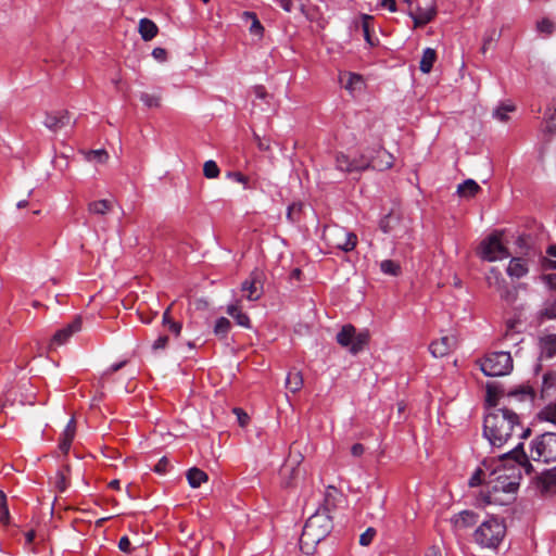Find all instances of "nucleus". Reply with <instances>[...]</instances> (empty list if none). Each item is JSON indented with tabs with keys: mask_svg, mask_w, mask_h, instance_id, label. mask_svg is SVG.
<instances>
[{
	"mask_svg": "<svg viewBox=\"0 0 556 556\" xmlns=\"http://www.w3.org/2000/svg\"><path fill=\"white\" fill-rule=\"evenodd\" d=\"M507 456L513 457L518 464L526 465L528 464V456L523 451V443L519 442L515 448L506 454Z\"/></svg>",
	"mask_w": 556,
	"mask_h": 556,
	"instance_id": "nucleus-35",
	"label": "nucleus"
},
{
	"mask_svg": "<svg viewBox=\"0 0 556 556\" xmlns=\"http://www.w3.org/2000/svg\"><path fill=\"white\" fill-rule=\"evenodd\" d=\"M480 369L485 376L498 377L513 370V358L509 352H492L480 361Z\"/></svg>",
	"mask_w": 556,
	"mask_h": 556,
	"instance_id": "nucleus-4",
	"label": "nucleus"
},
{
	"mask_svg": "<svg viewBox=\"0 0 556 556\" xmlns=\"http://www.w3.org/2000/svg\"><path fill=\"white\" fill-rule=\"evenodd\" d=\"M45 126L52 131H58L66 126L75 124L68 111H58L46 114Z\"/></svg>",
	"mask_w": 556,
	"mask_h": 556,
	"instance_id": "nucleus-12",
	"label": "nucleus"
},
{
	"mask_svg": "<svg viewBox=\"0 0 556 556\" xmlns=\"http://www.w3.org/2000/svg\"><path fill=\"white\" fill-rule=\"evenodd\" d=\"M479 191H481V187L473 179H467L457 187V193L463 198H472Z\"/></svg>",
	"mask_w": 556,
	"mask_h": 556,
	"instance_id": "nucleus-22",
	"label": "nucleus"
},
{
	"mask_svg": "<svg viewBox=\"0 0 556 556\" xmlns=\"http://www.w3.org/2000/svg\"><path fill=\"white\" fill-rule=\"evenodd\" d=\"M352 160L354 163V172H363L371 168L372 163L370 156L362 154L359 157Z\"/></svg>",
	"mask_w": 556,
	"mask_h": 556,
	"instance_id": "nucleus-41",
	"label": "nucleus"
},
{
	"mask_svg": "<svg viewBox=\"0 0 556 556\" xmlns=\"http://www.w3.org/2000/svg\"><path fill=\"white\" fill-rule=\"evenodd\" d=\"M156 24L149 18H141L139 22V34L144 41L152 40L157 35Z\"/></svg>",
	"mask_w": 556,
	"mask_h": 556,
	"instance_id": "nucleus-20",
	"label": "nucleus"
},
{
	"mask_svg": "<svg viewBox=\"0 0 556 556\" xmlns=\"http://www.w3.org/2000/svg\"><path fill=\"white\" fill-rule=\"evenodd\" d=\"M301 210H302V204L301 203L292 204L288 208V213H287L288 218L290 220H296L298 219V215L301 213Z\"/></svg>",
	"mask_w": 556,
	"mask_h": 556,
	"instance_id": "nucleus-55",
	"label": "nucleus"
},
{
	"mask_svg": "<svg viewBox=\"0 0 556 556\" xmlns=\"http://www.w3.org/2000/svg\"><path fill=\"white\" fill-rule=\"evenodd\" d=\"M109 159V154L104 149L90 150L87 153L88 161H97L98 163H105Z\"/></svg>",
	"mask_w": 556,
	"mask_h": 556,
	"instance_id": "nucleus-43",
	"label": "nucleus"
},
{
	"mask_svg": "<svg viewBox=\"0 0 556 556\" xmlns=\"http://www.w3.org/2000/svg\"><path fill=\"white\" fill-rule=\"evenodd\" d=\"M501 394H502V390L497 386H494V384L486 386L485 404L491 410L497 408L498 397Z\"/></svg>",
	"mask_w": 556,
	"mask_h": 556,
	"instance_id": "nucleus-29",
	"label": "nucleus"
},
{
	"mask_svg": "<svg viewBox=\"0 0 556 556\" xmlns=\"http://www.w3.org/2000/svg\"><path fill=\"white\" fill-rule=\"evenodd\" d=\"M516 110V106L510 103L501 104L498 108H496L493 112V117L501 121V122H507L509 119L508 113L514 112Z\"/></svg>",
	"mask_w": 556,
	"mask_h": 556,
	"instance_id": "nucleus-34",
	"label": "nucleus"
},
{
	"mask_svg": "<svg viewBox=\"0 0 556 556\" xmlns=\"http://www.w3.org/2000/svg\"><path fill=\"white\" fill-rule=\"evenodd\" d=\"M457 343V338L454 334H446L431 342L429 351L434 357H443L454 351Z\"/></svg>",
	"mask_w": 556,
	"mask_h": 556,
	"instance_id": "nucleus-9",
	"label": "nucleus"
},
{
	"mask_svg": "<svg viewBox=\"0 0 556 556\" xmlns=\"http://www.w3.org/2000/svg\"><path fill=\"white\" fill-rule=\"evenodd\" d=\"M227 313L236 319L237 324L242 327H250V318L237 305H229Z\"/></svg>",
	"mask_w": 556,
	"mask_h": 556,
	"instance_id": "nucleus-31",
	"label": "nucleus"
},
{
	"mask_svg": "<svg viewBox=\"0 0 556 556\" xmlns=\"http://www.w3.org/2000/svg\"><path fill=\"white\" fill-rule=\"evenodd\" d=\"M365 446L361 443H355L351 447V454L355 457H359L364 454Z\"/></svg>",
	"mask_w": 556,
	"mask_h": 556,
	"instance_id": "nucleus-62",
	"label": "nucleus"
},
{
	"mask_svg": "<svg viewBox=\"0 0 556 556\" xmlns=\"http://www.w3.org/2000/svg\"><path fill=\"white\" fill-rule=\"evenodd\" d=\"M516 434L526 439L531 434L529 427H523L517 413L508 407L490 410L483 420V435L494 447H502Z\"/></svg>",
	"mask_w": 556,
	"mask_h": 556,
	"instance_id": "nucleus-1",
	"label": "nucleus"
},
{
	"mask_svg": "<svg viewBox=\"0 0 556 556\" xmlns=\"http://www.w3.org/2000/svg\"><path fill=\"white\" fill-rule=\"evenodd\" d=\"M10 520V514L7 506L5 494L0 491V523L8 525Z\"/></svg>",
	"mask_w": 556,
	"mask_h": 556,
	"instance_id": "nucleus-42",
	"label": "nucleus"
},
{
	"mask_svg": "<svg viewBox=\"0 0 556 556\" xmlns=\"http://www.w3.org/2000/svg\"><path fill=\"white\" fill-rule=\"evenodd\" d=\"M343 81V79H341ZM344 88L350 91L359 89L363 85V78L361 75L349 73L346 83H342Z\"/></svg>",
	"mask_w": 556,
	"mask_h": 556,
	"instance_id": "nucleus-38",
	"label": "nucleus"
},
{
	"mask_svg": "<svg viewBox=\"0 0 556 556\" xmlns=\"http://www.w3.org/2000/svg\"><path fill=\"white\" fill-rule=\"evenodd\" d=\"M112 208V203L108 200H98L89 203L88 210L91 214L105 215Z\"/></svg>",
	"mask_w": 556,
	"mask_h": 556,
	"instance_id": "nucleus-33",
	"label": "nucleus"
},
{
	"mask_svg": "<svg viewBox=\"0 0 556 556\" xmlns=\"http://www.w3.org/2000/svg\"><path fill=\"white\" fill-rule=\"evenodd\" d=\"M500 483H501V484H495V485L493 486V490H494V491L503 490V491H504V492H506V493H513V492H515V491H516V489H517V486H518V483H516V482H511V481L506 482V483H505V482H500Z\"/></svg>",
	"mask_w": 556,
	"mask_h": 556,
	"instance_id": "nucleus-53",
	"label": "nucleus"
},
{
	"mask_svg": "<svg viewBox=\"0 0 556 556\" xmlns=\"http://www.w3.org/2000/svg\"><path fill=\"white\" fill-rule=\"evenodd\" d=\"M435 60H437L435 50H433L431 48L425 49L421 60H420V63H419V70L425 74L430 73Z\"/></svg>",
	"mask_w": 556,
	"mask_h": 556,
	"instance_id": "nucleus-27",
	"label": "nucleus"
},
{
	"mask_svg": "<svg viewBox=\"0 0 556 556\" xmlns=\"http://www.w3.org/2000/svg\"><path fill=\"white\" fill-rule=\"evenodd\" d=\"M539 417L545 421L556 424V405H548L541 410Z\"/></svg>",
	"mask_w": 556,
	"mask_h": 556,
	"instance_id": "nucleus-45",
	"label": "nucleus"
},
{
	"mask_svg": "<svg viewBox=\"0 0 556 556\" xmlns=\"http://www.w3.org/2000/svg\"><path fill=\"white\" fill-rule=\"evenodd\" d=\"M323 239L326 241V243H331L332 240H340L341 243H357V237L353 232H349L343 228L332 226L327 227L324 230Z\"/></svg>",
	"mask_w": 556,
	"mask_h": 556,
	"instance_id": "nucleus-14",
	"label": "nucleus"
},
{
	"mask_svg": "<svg viewBox=\"0 0 556 556\" xmlns=\"http://www.w3.org/2000/svg\"><path fill=\"white\" fill-rule=\"evenodd\" d=\"M253 138H254V141L256 142L258 150H261V151H269L270 150L269 139L261 138V136L256 132H253Z\"/></svg>",
	"mask_w": 556,
	"mask_h": 556,
	"instance_id": "nucleus-52",
	"label": "nucleus"
},
{
	"mask_svg": "<svg viewBox=\"0 0 556 556\" xmlns=\"http://www.w3.org/2000/svg\"><path fill=\"white\" fill-rule=\"evenodd\" d=\"M397 218L392 214H388L380 220V228L383 232H388L392 229L393 224H395Z\"/></svg>",
	"mask_w": 556,
	"mask_h": 556,
	"instance_id": "nucleus-49",
	"label": "nucleus"
},
{
	"mask_svg": "<svg viewBox=\"0 0 556 556\" xmlns=\"http://www.w3.org/2000/svg\"><path fill=\"white\" fill-rule=\"evenodd\" d=\"M286 386L293 393L300 391L301 388L303 387L302 372L299 370L289 371L287 379H286Z\"/></svg>",
	"mask_w": 556,
	"mask_h": 556,
	"instance_id": "nucleus-28",
	"label": "nucleus"
},
{
	"mask_svg": "<svg viewBox=\"0 0 556 556\" xmlns=\"http://www.w3.org/2000/svg\"><path fill=\"white\" fill-rule=\"evenodd\" d=\"M336 339L338 344L348 349L351 354L356 355L368 345L369 332L366 330L356 332V328L348 324L337 333Z\"/></svg>",
	"mask_w": 556,
	"mask_h": 556,
	"instance_id": "nucleus-5",
	"label": "nucleus"
},
{
	"mask_svg": "<svg viewBox=\"0 0 556 556\" xmlns=\"http://www.w3.org/2000/svg\"><path fill=\"white\" fill-rule=\"evenodd\" d=\"M207 479V475L197 467L190 468L187 471L188 483L193 489L199 488L203 482H206Z\"/></svg>",
	"mask_w": 556,
	"mask_h": 556,
	"instance_id": "nucleus-24",
	"label": "nucleus"
},
{
	"mask_svg": "<svg viewBox=\"0 0 556 556\" xmlns=\"http://www.w3.org/2000/svg\"><path fill=\"white\" fill-rule=\"evenodd\" d=\"M333 528L332 519L327 509L317 510L303 527L300 547L303 553H313L316 545L326 539Z\"/></svg>",
	"mask_w": 556,
	"mask_h": 556,
	"instance_id": "nucleus-2",
	"label": "nucleus"
},
{
	"mask_svg": "<svg viewBox=\"0 0 556 556\" xmlns=\"http://www.w3.org/2000/svg\"><path fill=\"white\" fill-rule=\"evenodd\" d=\"M264 274L258 269H254L250 277L241 285V291L245 293V298L250 301H256L263 293Z\"/></svg>",
	"mask_w": 556,
	"mask_h": 556,
	"instance_id": "nucleus-8",
	"label": "nucleus"
},
{
	"mask_svg": "<svg viewBox=\"0 0 556 556\" xmlns=\"http://www.w3.org/2000/svg\"><path fill=\"white\" fill-rule=\"evenodd\" d=\"M81 329V319L80 317H76L71 324L59 329L52 340V345H62L64 344L74 333L78 332Z\"/></svg>",
	"mask_w": 556,
	"mask_h": 556,
	"instance_id": "nucleus-15",
	"label": "nucleus"
},
{
	"mask_svg": "<svg viewBox=\"0 0 556 556\" xmlns=\"http://www.w3.org/2000/svg\"><path fill=\"white\" fill-rule=\"evenodd\" d=\"M168 465V460L166 457H162L157 464L155 465L154 467V471L159 472V473H163L166 471V467Z\"/></svg>",
	"mask_w": 556,
	"mask_h": 556,
	"instance_id": "nucleus-63",
	"label": "nucleus"
},
{
	"mask_svg": "<svg viewBox=\"0 0 556 556\" xmlns=\"http://www.w3.org/2000/svg\"><path fill=\"white\" fill-rule=\"evenodd\" d=\"M336 167H337V169L344 172V173H353L354 172L353 160L341 152L336 155Z\"/></svg>",
	"mask_w": 556,
	"mask_h": 556,
	"instance_id": "nucleus-32",
	"label": "nucleus"
},
{
	"mask_svg": "<svg viewBox=\"0 0 556 556\" xmlns=\"http://www.w3.org/2000/svg\"><path fill=\"white\" fill-rule=\"evenodd\" d=\"M496 36H497L496 31L493 30L490 36L484 38L483 45H482V48H481L482 53H485L486 50L490 48L491 43L496 40Z\"/></svg>",
	"mask_w": 556,
	"mask_h": 556,
	"instance_id": "nucleus-57",
	"label": "nucleus"
},
{
	"mask_svg": "<svg viewBox=\"0 0 556 556\" xmlns=\"http://www.w3.org/2000/svg\"><path fill=\"white\" fill-rule=\"evenodd\" d=\"M253 92L256 97V99H260L264 101L267 105H270V100L273 99V96L269 94L265 87L262 85H257L253 88Z\"/></svg>",
	"mask_w": 556,
	"mask_h": 556,
	"instance_id": "nucleus-46",
	"label": "nucleus"
},
{
	"mask_svg": "<svg viewBox=\"0 0 556 556\" xmlns=\"http://www.w3.org/2000/svg\"><path fill=\"white\" fill-rule=\"evenodd\" d=\"M527 271L528 268L526 267V263L522 258L514 257L510 260L507 267V274L510 277L521 278L527 274Z\"/></svg>",
	"mask_w": 556,
	"mask_h": 556,
	"instance_id": "nucleus-26",
	"label": "nucleus"
},
{
	"mask_svg": "<svg viewBox=\"0 0 556 556\" xmlns=\"http://www.w3.org/2000/svg\"><path fill=\"white\" fill-rule=\"evenodd\" d=\"M380 269L383 274L391 276H397L401 273V266L392 260L382 261L380 264Z\"/></svg>",
	"mask_w": 556,
	"mask_h": 556,
	"instance_id": "nucleus-36",
	"label": "nucleus"
},
{
	"mask_svg": "<svg viewBox=\"0 0 556 556\" xmlns=\"http://www.w3.org/2000/svg\"><path fill=\"white\" fill-rule=\"evenodd\" d=\"M506 535L504 519L490 517L479 525L472 538L475 543L483 548L496 549Z\"/></svg>",
	"mask_w": 556,
	"mask_h": 556,
	"instance_id": "nucleus-3",
	"label": "nucleus"
},
{
	"mask_svg": "<svg viewBox=\"0 0 556 556\" xmlns=\"http://www.w3.org/2000/svg\"><path fill=\"white\" fill-rule=\"evenodd\" d=\"M483 470L481 468H477L476 471L472 473V476L469 479V485L470 486H478L482 482Z\"/></svg>",
	"mask_w": 556,
	"mask_h": 556,
	"instance_id": "nucleus-54",
	"label": "nucleus"
},
{
	"mask_svg": "<svg viewBox=\"0 0 556 556\" xmlns=\"http://www.w3.org/2000/svg\"><path fill=\"white\" fill-rule=\"evenodd\" d=\"M242 20L247 22H251V25L249 27V31L251 35L262 37L264 27L261 24L260 20L257 18L256 14L254 12L245 11L242 13Z\"/></svg>",
	"mask_w": 556,
	"mask_h": 556,
	"instance_id": "nucleus-23",
	"label": "nucleus"
},
{
	"mask_svg": "<svg viewBox=\"0 0 556 556\" xmlns=\"http://www.w3.org/2000/svg\"><path fill=\"white\" fill-rule=\"evenodd\" d=\"M140 100L148 108H159L161 105V94L142 92Z\"/></svg>",
	"mask_w": 556,
	"mask_h": 556,
	"instance_id": "nucleus-39",
	"label": "nucleus"
},
{
	"mask_svg": "<svg viewBox=\"0 0 556 556\" xmlns=\"http://www.w3.org/2000/svg\"><path fill=\"white\" fill-rule=\"evenodd\" d=\"M543 279L549 288L556 289V274L545 275Z\"/></svg>",
	"mask_w": 556,
	"mask_h": 556,
	"instance_id": "nucleus-64",
	"label": "nucleus"
},
{
	"mask_svg": "<svg viewBox=\"0 0 556 556\" xmlns=\"http://www.w3.org/2000/svg\"><path fill=\"white\" fill-rule=\"evenodd\" d=\"M534 396H535V392H534L533 388L528 384H522L507 393L508 399L515 397L520 401H523L527 399L530 401H533Z\"/></svg>",
	"mask_w": 556,
	"mask_h": 556,
	"instance_id": "nucleus-25",
	"label": "nucleus"
},
{
	"mask_svg": "<svg viewBox=\"0 0 556 556\" xmlns=\"http://www.w3.org/2000/svg\"><path fill=\"white\" fill-rule=\"evenodd\" d=\"M541 355L552 358L556 355V334H547L541 340Z\"/></svg>",
	"mask_w": 556,
	"mask_h": 556,
	"instance_id": "nucleus-21",
	"label": "nucleus"
},
{
	"mask_svg": "<svg viewBox=\"0 0 556 556\" xmlns=\"http://www.w3.org/2000/svg\"><path fill=\"white\" fill-rule=\"evenodd\" d=\"M506 230L496 229L493 230L481 243H502L505 238Z\"/></svg>",
	"mask_w": 556,
	"mask_h": 556,
	"instance_id": "nucleus-47",
	"label": "nucleus"
},
{
	"mask_svg": "<svg viewBox=\"0 0 556 556\" xmlns=\"http://www.w3.org/2000/svg\"><path fill=\"white\" fill-rule=\"evenodd\" d=\"M168 343V337L167 336H160L153 343L152 348L153 350H160L165 349Z\"/></svg>",
	"mask_w": 556,
	"mask_h": 556,
	"instance_id": "nucleus-56",
	"label": "nucleus"
},
{
	"mask_svg": "<svg viewBox=\"0 0 556 556\" xmlns=\"http://www.w3.org/2000/svg\"><path fill=\"white\" fill-rule=\"evenodd\" d=\"M376 535V530L374 528H368L364 533L359 536V544L363 546H368Z\"/></svg>",
	"mask_w": 556,
	"mask_h": 556,
	"instance_id": "nucleus-51",
	"label": "nucleus"
},
{
	"mask_svg": "<svg viewBox=\"0 0 556 556\" xmlns=\"http://www.w3.org/2000/svg\"><path fill=\"white\" fill-rule=\"evenodd\" d=\"M219 167L217 166L215 161H206L203 165V174L206 178L213 179L219 176Z\"/></svg>",
	"mask_w": 556,
	"mask_h": 556,
	"instance_id": "nucleus-40",
	"label": "nucleus"
},
{
	"mask_svg": "<svg viewBox=\"0 0 556 556\" xmlns=\"http://www.w3.org/2000/svg\"><path fill=\"white\" fill-rule=\"evenodd\" d=\"M126 361H122L119 363H115L113 365H111L108 370L104 372L105 376H109V375H112L116 371H118L119 369H122L125 365H126Z\"/></svg>",
	"mask_w": 556,
	"mask_h": 556,
	"instance_id": "nucleus-61",
	"label": "nucleus"
},
{
	"mask_svg": "<svg viewBox=\"0 0 556 556\" xmlns=\"http://www.w3.org/2000/svg\"><path fill=\"white\" fill-rule=\"evenodd\" d=\"M68 475H70V467L67 465L63 466L61 469L58 470L55 476V488L59 492L66 491L68 486Z\"/></svg>",
	"mask_w": 556,
	"mask_h": 556,
	"instance_id": "nucleus-30",
	"label": "nucleus"
},
{
	"mask_svg": "<svg viewBox=\"0 0 556 556\" xmlns=\"http://www.w3.org/2000/svg\"><path fill=\"white\" fill-rule=\"evenodd\" d=\"M543 132L545 136H553L554 134H556V123L554 121V118H551L544 129H543Z\"/></svg>",
	"mask_w": 556,
	"mask_h": 556,
	"instance_id": "nucleus-58",
	"label": "nucleus"
},
{
	"mask_svg": "<svg viewBox=\"0 0 556 556\" xmlns=\"http://www.w3.org/2000/svg\"><path fill=\"white\" fill-rule=\"evenodd\" d=\"M230 321L226 317H219L214 327V333L219 338H225L230 330Z\"/></svg>",
	"mask_w": 556,
	"mask_h": 556,
	"instance_id": "nucleus-37",
	"label": "nucleus"
},
{
	"mask_svg": "<svg viewBox=\"0 0 556 556\" xmlns=\"http://www.w3.org/2000/svg\"><path fill=\"white\" fill-rule=\"evenodd\" d=\"M303 456L300 453L293 455V452H290L289 457L287 458L286 463L282 465L280 469V475L283 479V483L286 486L292 485L293 479L298 477L300 472L298 466L300 465Z\"/></svg>",
	"mask_w": 556,
	"mask_h": 556,
	"instance_id": "nucleus-11",
	"label": "nucleus"
},
{
	"mask_svg": "<svg viewBox=\"0 0 556 556\" xmlns=\"http://www.w3.org/2000/svg\"><path fill=\"white\" fill-rule=\"evenodd\" d=\"M228 176L231 177L237 182H240L243 185H247V182H248V177L240 172L229 173Z\"/></svg>",
	"mask_w": 556,
	"mask_h": 556,
	"instance_id": "nucleus-60",
	"label": "nucleus"
},
{
	"mask_svg": "<svg viewBox=\"0 0 556 556\" xmlns=\"http://www.w3.org/2000/svg\"><path fill=\"white\" fill-rule=\"evenodd\" d=\"M370 159L372 163V169L386 170L391 168L393 165V155L383 148H380L377 151L376 156H370Z\"/></svg>",
	"mask_w": 556,
	"mask_h": 556,
	"instance_id": "nucleus-17",
	"label": "nucleus"
},
{
	"mask_svg": "<svg viewBox=\"0 0 556 556\" xmlns=\"http://www.w3.org/2000/svg\"><path fill=\"white\" fill-rule=\"evenodd\" d=\"M536 28L540 33L551 35L555 29V25L548 18H543L536 23Z\"/></svg>",
	"mask_w": 556,
	"mask_h": 556,
	"instance_id": "nucleus-48",
	"label": "nucleus"
},
{
	"mask_svg": "<svg viewBox=\"0 0 556 556\" xmlns=\"http://www.w3.org/2000/svg\"><path fill=\"white\" fill-rule=\"evenodd\" d=\"M478 521L479 515L476 511L469 509L462 510L451 518V523L455 532H460L472 528L478 523Z\"/></svg>",
	"mask_w": 556,
	"mask_h": 556,
	"instance_id": "nucleus-10",
	"label": "nucleus"
},
{
	"mask_svg": "<svg viewBox=\"0 0 556 556\" xmlns=\"http://www.w3.org/2000/svg\"><path fill=\"white\" fill-rule=\"evenodd\" d=\"M548 240V233L535 220H527L525 230L518 235L516 243H535Z\"/></svg>",
	"mask_w": 556,
	"mask_h": 556,
	"instance_id": "nucleus-7",
	"label": "nucleus"
},
{
	"mask_svg": "<svg viewBox=\"0 0 556 556\" xmlns=\"http://www.w3.org/2000/svg\"><path fill=\"white\" fill-rule=\"evenodd\" d=\"M75 430H76V424H75V419L72 418L68 424L66 425L63 433H62V438L60 440V444H59V447L60 450L66 454L70 448H71V445H72V442L74 440V437H75Z\"/></svg>",
	"mask_w": 556,
	"mask_h": 556,
	"instance_id": "nucleus-19",
	"label": "nucleus"
},
{
	"mask_svg": "<svg viewBox=\"0 0 556 556\" xmlns=\"http://www.w3.org/2000/svg\"><path fill=\"white\" fill-rule=\"evenodd\" d=\"M435 8L422 9L418 7L416 13H413L412 11L409 12V16L414 21L415 28L422 27L426 24L430 23L435 17Z\"/></svg>",
	"mask_w": 556,
	"mask_h": 556,
	"instance_id": "nucleus-18",
	"label": "nucleus"
},
{
	"mask_svg": "<svg viewBox=\"0 0 556 556\" xmlns=\"http://www.w3.org/2000/svg\"><path fill=\"white\" fill-rule=\"evenodd\" d=\"M538 489L543 495L556 493V466L541 473L538 480Z\"/></svg>",
	"mask_w": 556,
	"mask_h": 556,
	"instance_id": "nucleus-16",
	"label": "nucleus"
},
{
	"mask_svg": "<svg viewBox=\"0 0 556 556\" xmlns=\"http://www.w3.org/2000/svg\"><path fill=\"white\" fill-rule=\"evenodd\" d=\"M131 544H130V541L127 536H123L121 538L119 542H118V548L124 552V553H130L131 548H130Z\"/></svg>",
	"mask_w": 556,
	"mask_h": 556,
	"instance_id": "nucleus-59",
	"label": "nucleus"
},
{
	"mask_svg": "<svg viewBox=\"0 0 556 556\" xmlns=\"http://www.w3.org/2000/svg\"><path fill=\"white\" fill-rule=\"evenodd\" d=\"M477 254L488 262L501 261L510 256L506 245H479Z\"/></svg>",
	"mask_w": 556,
	"mask_h": 556,
	"instance_id": "nucleus-13",
	"label": "nucleus"
},
{
	"mask_svg": "<svg viewBox=\"0 0 556 556\" xmlns=\"http://www.w3.org/2000/svg\"><path fill=\"white\" fill-rule=\"evenodd\" d=\"M531 457L533 460L556 462V433L546 432L532 442Z\"/></svg>",
	"mask_w": 556,
	"mask_h": 556,
	"instance_id": "nucleus-6",
	"label": "nucleus"
},
{
	"mask_svg": "<svg viewBox=\"0 0 556 556\" xmlns=\"http://www.w3.org/2000/svg\"><path fill=\"white\" fill-rule=\"evenodd\" d=\"M555 382H556V374L555 372L548 371V372L544 374L542 391L545 392V391L554 388Z\"/></svg>",
	"mask_w": 556,
	"mask_h": 556,
	"instance_id": "nucleus-50",
	"label": "nucleus"
},
{
	"mask_svg": "<svg viewBox=\"0 0 556 556\" xmlns=\"http://www.w3.org/2000/svg\"><path fill=\"white\" fill-rule=\"evenodd\" d=\"M372 22H374L372 16L367 15V14L362 15V28L364 31V37H365L366 41L370 45H372L371 40H370V27L372 26Z\"/></svg>",
	"mask_w": 556,
	"mask_h": 556,
	"instance_id": "nucleus-44",
	"label": "nucleus"
}]
</instances>
